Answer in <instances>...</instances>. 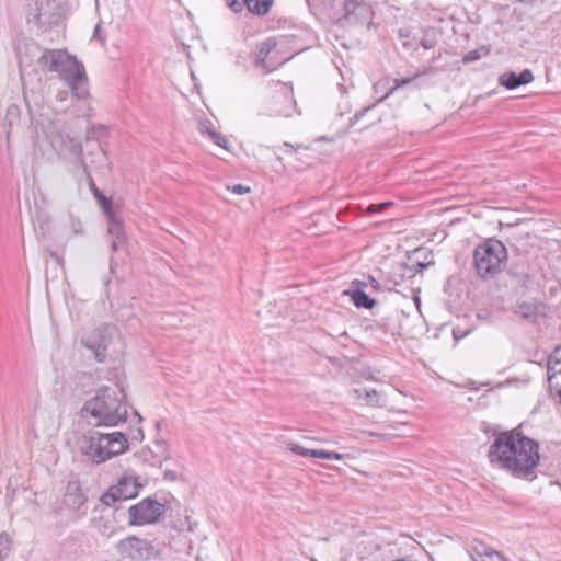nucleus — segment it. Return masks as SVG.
I'll return each instance as SVG.
<instances>
[{"mask_svg": "<svg viewBox=\"0 0 561 561\" xmlns=\"http://www.w3.org/2000/svg\"><path fill=\"white\" fill-rule=\"evenodd\" d=\"M488 459L514 478L534 481L540 462L539 443L527 436L520 425L502 431L494 434Z\"/></svg>", "mask_w": 561, "mask_h": 561, "instance_id": "1", "label": "nucleus"}, {"mask_svg": "<svg viewBox=\"0 0 561 561\" xmlns=\"http://www.w3.org/2000/svg\"><path fill=\"white\" fill-rule=\"evenodd\" d=\"M126 394L123 389L101 387L96 394L84 402L81 409L83 417L95 420V426H116L127 419Z\"/></svg>", "mask_w": 561, "mask_h": 561, "instance_id": "2", "label": "nucleus"}, {"mask_svg": "<svg viewBox=\"0 0 561 561\" xmlns=\"http://www.w3.org/2000/svg\"><path fill=\"white\" fill-rule=\"evenodd\" d=\"M38 64L50 72L59 73L76 98L84 99L88 95L85 69L75 56L64 49H45Z\"/></svg>", "mask_w": 561, "mask_h": 561, "instance_id": "3", "label": "nucleus"}, {"mask_svg": "<svg viewBox=\"0 0 561 561\" xmlns=\"http://www.w3.org/2000/svg\"><path fill=\"white\" fill-rule=\"evenodd\" d=\"M508 254L504 243L495 238H489L479 243L473 250V267L483 280L493 279L507 265Z\"/></svg>", "mask_w": 561, "mask_h": 561, "instance_id": "4", "label": "nucleus"}, {"mask_svg": "<svg viewBox=\"0 0 561 561\" xmlns=\"http://www.w3.org/2000/svg\"><path fill=\"white\" fill-rule=\"evenodd\" d=\"M60 0H28L25 11L26 22L38 31L47 32L57 26L62 19Z\"/></svg>", "mask_w": 561, "mask_h": 561, "instance_id": "5", "label": "nucleus"}, {"mask_svg": "<svg viewBox=\"0 0 561 561\" xmlns=\"http://www.w3.org/2000/svg\"><path fill=\"white\" fill-rule=\"evenodd\" d=\"M141 488L138 476L125 473L100 496V502L111 507L116 502L136 497Z\"/></svg>", "mask_w": 561, "mask_h": 561, "instance_id": "6", "label": "nucleus"}, {"mask_svg": "<svg viewBox=\"0 0 561 561\" xmlns=\"http://www.w3.org/2000/svg\"><path fill=\"white\" fill-rule=\"evenodd\" d=\"M164 513V504L151 497H146L128 508V525L144 526L156 524Z\"/></svg>", "mask_w": 561, "mask_h": 561, "instance_id": "7", "label": "nucleus"}, {"mask_svg": "<svg viewBox=\"0 0 561 561\" xmlns=\"http://www.w3.org/2000/svg\"><path fill=\"white\" fill-rule=\"evenodd\" d=\"M253 65L264 73H270L280 67V50L278 49V38L271 36L259 43L253 53Z\"/></svg>", "mask_w": 561, "mask_h": 561, "instance_id": "8", "label": "nucleus"}, {"mask_svg": "<svg viewBox=\"0 0 561 561\" xmlns=\"http://www.w3.org/2000/svg\"><path fill=\"white\" fill-rule=\"evenodd\" d=\"M111 330L107 323H103L82 339V344L91 351L98 363H103L106 358V351L112 341Z\"/></svg>", "mask_w": 561, "mask_h": 561, "instance_id": "9", "label": "nucleus"}, {"mask_svg": "<svg viewBox=\"0 0 561 561\" xmlns=\"http://www.w3.org/2000/svg\"><path fill=\"white\" fill-rule=\"evenodd\" d=\"M512 312L520 320L533 325L539 324L548 318L547 305L537 300H517L512 307Z\"/></svg>", "mask_w": 561, "mask_h": 561, "instance_id": "10", "label": "nucleus"}, {"mask_svg": "<svg viewBox=\"0 0 561 561\" xmlns=\"http://www.w3.org/2000/svg\"><path fill=\"white\" fill-rule=\"evenodd\" d=\"M344 14L340 18L343 25H359L371 19L370 7L364 0H344Z\"/></svg>", "mask_w": 561, "mask_h": 561, "instance_id": "11", "label": "nucleus"}, {"mask_svg": "<svg viewBox=\"0 0 561 561\" xmlns=\"http://www.w3.org/2000/svg\"><path fill=\"white\" fill-rule=\"evenodd\" d=\"M117 550L131 560H147L152 552V546L145 539L129 536L117 543Z\"/></svg>", "mask_w": 561, "mask_h": 561, "instance_id": "12", "label": "nucleus"}, {"mask_svg": "<svg viewBox=\"0 0 561 561\" xmlns=\"http://www.w3.org/2000/svg\"><path fill=\"white\" fill-rule=\"evenodd\" d=\"M80 450L94 463L105 462L106 451L104 450L103 433L95 432L91 435H84L80 442Z\"/></svg>", "mask_w": 561, "mask_h": 561, "instance_id": "13", "label": "nucleus"}, {"mask_svg": "<svg viewBox=\"0 0 561 561\" xmlns=\"http://www.w3.org/2000/svg\"><path fill=\"white\" fill-rule=\"evenodd\" d=\"M88 501V496L82 490L78 479L69 480L64 493V505L71 512L78 513L79 516L84 515L85 511L80 512Z\"/></svg>", "mask_w": 561, "mask_h": 561, "instance_id": "14", "label": "nucleus"}, {"mask_svg": "<svg viewBox=\"0 0 561 561\" xmlns=\"http://www.w3.org/2000/svg\"><path fill=\"white\" fill-rule=\"evenodd\" d=\"M287 21H283V48L288 47L289 55L283 56V64L290 60L296 54H299L307 49L308 45L305 42V35L307 32L302 27H291V32L284 33ZM285 51L283 50V55Z\"/></svg>", "mask_w": 561, "mask_h": 561, "instance_id": "15", "label": "nucleus"}, {"mask_svg": "<svg viewBox=\"0 0 561 561\" xmlns=\"http://www.w3.org/2000/svg\"><path fill=\"white\" fill-rule=\"evenodd\" d=\"M103 444L107 460L125 453L129 447L127 435L122 432L103 434Z\"/></svg>", "mask_w": 561, "mask_h": 561, "instance_id": "16", "label": "nucleus"}, {"mask_svg": "<svg viewBox=\"0 0 561 561\" xmlns=\"http://www.w3.org/2000/svg\"><path fill=\"white\" fill-rule=\"evenodd\" d=\"M507 266V274L513 277L520 286L526 287L530 280V265L525 256L512 259Z\"/></svg>", "mask_w": 561, "mask_h": 561, "instance_id": "17", "label": "nucleus"}, {"mask_svg": "<svg viewBox=\"0 0 561 561\" xmlns=\"http://www.w3.org/2000/svg\"><path fill=\"white\" fill-rule=\"evenodd\" d=\"M534 75L530 69H524L522 72L506 71L499 78V83L507 90L516 89L520 85L530 83Z\"/></svg>", "mask_w": 561, "mask_h": 561, "instance_id": "18", "label": "nucleus"}, {"mask_svg": "<svg viewBox=\"0 0 561 561\" xmlns=\"http://www.w3.org/2000/svg\"><path fill=\"white\" fill-rule=\"evenodd\" d=\"M294 114L300 115L301 112L297 107V101L294 96L293 83L283 82V115L291 117Z\"/></svg>", "mask_w": 561, "mask_h": 561, "instance_id": "19", "label": "nucleus"}, {"mask_svg": "<svg viewBox=\"0 0 561 561\" xmlns=\"http://www.w3.org/2000/svg\"><path fill=\"white\" fill-rule=\"evenodd\" d=\"M472 559L474 561H506L500 552L483 542L473 546Z\"/></svg>", "mask_w": 561, "mask_h": 561, "instance_id": "20", "label": "nucleus"}, {"mask_svg": "<svg viewBox=\"0 0 561 561\" xmlns=\"http://www.w3.org/2000/svg\"><path fill=\"white\" fill-rule=\"evenodd\" d=\"M344 294L351 297L356 308L373 309L377 305V300L370 298L365 290L347 289Z\"/></svg>", "mask_w": 561, "mask_h": 561, "instance_id": "21", "label": "nucleus"}, {"mask_svg": "<svg viewBox=\"0 0 561 561\" xmlns=\"http://www.w3.org/2000/svg\"><path fill=\"white\" fill-rule=\"evenodd\" d=\"M249 12L259 16L266 15L273 4V0H243Z\"/></svg>", "mask_w": 561, "mask_h": 561, "instance_id": "22", "label": "nucleus"}, {"mask_svg": "<svg viewBox=\"0 0 561 561\" xmlns=\"http://www.w3.org/2000/svg\"><path fill=\"white\" fill-rule=\"evenodd\" d=\"M427 263H423V262H417L413 265H409L408 263H397L394 266H393V271L399 273L401 278H403L407 274V272H410V274L408 275V277H413L416 273H420L422 272L424 268L427 267Z\"/></svg>", "mask_w": 561, "mask_h": 561, "instance_id": "23", "label": "nucleus"}, {"mask_svg": "<svg viewBox=\"0 0 561 561\" xmlns=\"http://www.w3.org/2000/svg\"><path fill=\"white\" fill-rule=\"evenodd\" d=\"M108 218V227L107 232L108 234L117 239V241H124L125 240V232L122 226V222L117 220L112 211L110 214H106Z\"/></svg>", "mask_w": 561, "mask_h": 561, "instance_id": "24", "label": "nucleus"}, {"mask_svg": "<svg viewBox=\"0 0 561 561\" xmlns=\"http://www.w3.org/2000/svg\"><path fill=\"white\" fill-rule=\"evenodd\" d=\"M431 72H433V68L432 67H430L427 69H424L423 71H417L412 77H409V78L394 79L393 87L386 93V95L383 98L380 99V101H382L383 99H386L390 94H392L394 90H397V89H399V88H401L403 85L410 84L415 79L420 78L421 76H425V75L431 73Z\"/></svg>", "mask_w": 561, "mask_h": 561, "instance_id": "25", "label": "nucleus"}, {"mask_svg": "<svg viewBox=\"0 0 561 561\" xmlns=\"http://www.w3.org/2000/svg\"><path fill=\"white\" fill-rule=\"evenodd\" d=\"M210 125L209 122L201 124V131L207 133L209 138L219 147L228 150L229 149V141L226 137H224L220 133H217L216 130H213L208 127Z\"/></svg>", "mask_w": 561, "mask_h": 561, "instance_id": "26", "label": "nucleus"}, {"mask_svg": "<svg viewBox=\"0 0 561 561\" xmlns=\"http://www.w3.org/2000/svg\"><path fill=\"white\" fill-rule=\"evenodd\" d=\"M547 380L552 398L561 404V373L547 376Z\"/></svg>", "mask_w": 561, "mask_h": 561, "instance_id": "27", "label": "nucleus"}, {"mask_svg": "<svg viewBox=\"0 0 561 561\" xmlns=\"http://www.w3.org/2000/svg\"><path fill=\"white\" fill-rule=\"evenodd\" d=\"M561 363V346H557L548 357L547 362V376L560 373V368L557 367Z\"/></svg>", "mask_w": 561, "mask_h": 561, "instance_id": "28", "label": "nucleus"}, {"mask_svg": "<svg viewBox=\"0 0 561 561\" xmlns=\"http://www.w3.org/2000/svg\"><path fill=\"white\" fill-rule=\"evenodd\" d=\"M91 190L104 213L110 214V211H112V201L107 198L99 188H96L93 182H91Z\"/></svg>", "mask_w": 561, "mask_h": 561, "instance_id": "29", "label": "nucleus"}, {"mask_svg": "<svg viewBox=\"0 0 561 561\" xmlns=\"http://www.w3.org/2000/svg\"><path fill=\"white\" fill-rule=\"evenodd\" d=\"M47 141L51 146L53 150L57 153H62L66 142L60 134H47Z\"/></svg>", "mask_w": 561, "mask_h": 561, "instance_id": "30", "label": "nucleus"}, {"mask_svg": "<svg viewBox=\"0 0 561 561\" xmlns=\"http://www.w3.org/2000/svg\"><path fill=\"white\" fill-rule=\"evenodd\" d=\"M12 547V539L7 533L0 534V561H4Z\"/></svg>", "mask_w": 561, "mask_h": 561, "instance_id": "31", "label": "nucleus"}, {"mask_svg": "<svg viewBox=\"0 0 561 561\" xmlns=\"http://www.w3.org/2000/svg\"><path fill=\"white\" fill-rule=\"evenodd\" d=\"M488 54H489V48H486L485 46H481L477 49L468 51L463 56L462 60L465 64H470V62L479 60L482 56H485Z\"/></svg>", "mask_w": 561, "mask_h": 561, "instance_id": "32", "label": "nucleus"}, {"mask_svg": "<svg viewBox=\"0 0 561 561\" xmlns=\"http://www.w3.org/2000/svg\"><path fill=\"white\" fill-rule=\"evenodd\" d=\"M19 107L15 104H11L7 108L5 117H4V126H13L19 122Z\"/></svg>", "mask_w": 561, "mask_h": 561, "instance_id": "33", "label": "nucleus"}, {"mask_svg": "<svg viewBox=\"0 0 561 561\" xmlns=\"http://www.w3.org/2000/svg\"><path fill=\"white\" fill-rule=\"evenodd\" d=\"M287 446L293 454L300 455L304 457H317V455L313 453H317L318 449H309L291 443H288Z\"/></svg>", "mask_w": 561, "mask_h": 561, "instance_id": "34", "label": "nucleus"}, {"mask_svg": "<svg viewBox=\"0 0 561 561\" xmlns=\"http://www.w3.org/2000/svg\"><path fill=\"white\" fill-rule=\"evenodd\" d=\"M411 34L412 32L409 27H402L398 31L399 39L401 41L402 46L407 49L414 48L411 42Z\"/></svg>", "mask_w": 561, "mask_h": 561, "instance_id": "35", "label": "nucleus"}, {"mask_svg": "<svg viewBox=\"0 0 561 561\" xmlns=\"http://www.w3.org/2000/svg\"><path fill=\"white\" fill-rule=\"evenodd\" d=\"M316 458L327 459V460H341L344 458L343 454L336 453V451H328L323 449H318Z\"/></svg>", "mask_w": 561, "mask_h": 561, "instance_id": "36", "label": "nucleus"}, {"mask_svg": "<svg viewBox=\"0 0 561 561\" xmlns=\"http://www.w3.org/2000/svg\"><path fill=\"white\" fill-rule=\"evenodd\" d=\"M379 399V393L374 389L365 392V400L370 405H378Z\"/></svg>", "mask_w": 561, "mask_h": 561, "instance_id": "37", "label": "nucleus"}, {"mask_svg": "<svg viewBox=\"0 0 561 561\" xmlns=\"http://www.w3.org/2000/svg\"><path fill=\"white\" fill-rule=\"evenodd\" d=\"M130 438L131 440H136L138 443H141L144 440V431L141 427H135V428H130V432L129 434L127 435V438Z\"/></svg>", "mask_w": 561, "mask_h": 561, "instance_id": "38", "label": "nucleus"}, {"mask_svg": "<svg viewBox=\"0 0 561 561\" xmlns=\"http://www.w3.org/2000/svg\"><path fill=\"white\" fill-rule=\"evenodd\" d=\"M227 190L238 195H243L251 192V188L243 184H234L232 186H227Z\"/></svg>", "mask_w": 561, "mask_h": 561, "instance_id": "39", "label": "nucleus"}, {"mask_svg": "<svg viewBox=\"0 0 561 561\" xmlns=\"http://www.w3.org/2000/svg\"><path fill=\"white\" fill-rule=\"evenodd\" d=\"M374 105L366 106L362 108L360 111H357L351 118H350V126L355 125L367 112H369Z\"/></svg>", "mask_w": 561, "mask_h": 561, "instance_id": "40", "label": "nucleus"}, {"mask_svg": "<svg viewBox=\"0 0 561 561\" xmlns=\"http://www.w3.org/2000/svg\"><path fill=\"white\" fill-rule=\"evenodd\" d=\"M388 318H382L380 321L379 320H376L373 324H370L369 327H367V329H380L382 330L383 333H387L389 331V328H388Z\"/></svg>", "mask_w": 561, "mask_h": 561, "instance_id": "41", "label": "nucleus"}, {"mask_svg": "<svg viewBox=\"0 0 561 561\" xmlns=\"http://www.w3.org/2000/svg\"><path fill=\"white\" fill-rule=\"evenodd\" d=\"M228 7L233 12H241L245 7V2H243V0H228Z\"/></svg>", "mask_w": 561, "mask_h": 561, "instance_id": "42", "label": "nucleus"}, {"mask_svg": "<svg viewBox=\"0 0 561 561\" xmlns=\"http://www.w3.org/2000/svg\"><path fill=\"white\" fill-rule=\"evenodd\" d=\"M93 38L99 41L101 45L105 44L106 37L100 24H96L94 27Z\"/></svg>", "mask_w": 561, "mask_h": 561, "instance_id": "43", "label": "nucleus"}, {"mask_svg": "<svg viewBox=\"0 0 561 561\" xmlns=\"http://www.w3.org/2000/svg\"><path fill=\"white\" fill-rule=\"evenodd\" d=\"M390 203L370 204L367 207L366 211L369 213V214L370 213H381V211H383L387 208V206Z\"/></svg>", "mask_w": 561, "mask_h": 561, "instance_id": "44", "label": "nucleus"}, {"mask_svg": "<svg viewBox=\"0 0 561 561\" xmlns=\"http://www.w3.org/2000/svg\"><path fill=\"white\" fill-rule=\"evenodd\" d=\"M368 286L367 278L366 279H354L351 282V287L348 289H358L365 290Z\"/></svg>", "mask_w": 561, "mask_h": 561, "instance_id": "45", "label": "nucleus"}, {"mask_svg": "<svg viewBox=\"0 0 561 561\" xmlns=\"http://www.w3.org/2000/svg\"><path fill=\"white\" fill-rule=\"evenodd\" d=\"M71 229L76 234L83 233L82 224L79 219H75V218L71 219Z\"/></svg>", "mask_w": 561, "mask_h": 561, "instance_id": "46", "label": "nucleus"}, {"mask_svg": "<svg viewBox=\"0 0 561 561\" xmlns=\"http://www.w3.org/2000/svg\"><path fill=\"white\" fill-rule=\"evenodd\" d=\"M367 283H368V286H370L373 288V290H375V291L380 290V284L374 276L368 275Z\"/></svg>", "mask_w": 561, "mask_h": 561, "instance_id": "47", "label": "nucleus"}, {"mask_svg": "<svg viewBox=\"0 0 561 561\" xmlns=\"http://www.w3.org/2000/svg\"><path fill=\"white\" fill-rule=\"evenodd\" d=\"M163 478L165 480L175 481V480L179 479V473L176 471H173V470H165L163 472Z\"/></svg>", "mask_w": 561, "mask_h": 561, "instance_id": "48", "label": "nucleus"}, {"mask_svg": "<svg viewBox=\"0 0 561 561\" xmlns=\"http://www.w3.org/2000/svg\"><path fill=\"white\" fill-rule=\"evenodd\" d=\"M420 44L425 49H431V48H433L435 46V41L431 39V38H427V37H423L421 39Z\"/></svg>", "mask_w": 561, "mask_h": 561, "instance_id": "49", "label": "nucleus"}, {"mask_svg": "<svg viewBox=\"0 0 561 561\" xmlns=\"http://www.w3.org/2000/svg\"><path fill=\"white\" fill-rule=\"evenodd\" d=\"M363 433L366 434L367 436L378 437L380 439H386L389 436L388 434L377 433V432H373V431H364Z\"/></svg>", "mask_w": 561, "mask_h": 561, "instance_id": "50", "label": "nucleus"}, {"mask_svg": "<svg viewBox=\"0 0 561 561\" xmlns=\"http://www.w3.org/2000/svg\"><path fill=\"white\" fill-rule=\"evenodd\" d=\"M467 335V332H462L459 329H453V336L456 341L461 340Z\"/></svg>", "mask_w": 561, "mask_h": 561, "instance_id": "51", "label": "nucleus"}, {"mask_svg": "<svg viewBox=\"0 0 561 561\" xmlns=\"http://www.w3.org/2000/svg\"><path fill=\"white\" fill-rule=\"evenodd\" d=\"M123 241H117V239H114L112 240L111 242V249L113 252L117 251L118 249V244L122 243Z\"/></svg>", "mask_w": 561, "mask_h": 561, "instance_id": "52", "label": "nucleus"}, {"mask_svg": "<svg viewBox=\"0 0 561 561\" xmlns=\"http://www.w3.org/2000/svg\"><path fill=\"white\" fill-rule=\"evenodd\" d=\"M156 445H157L160 449H164V448H165L167 443H165L164 440H157V442H156Z\"/></svg>", "mask_w": 561, "mask_h": 561, "instance_id": "53", "label": "nucleus"}, {"mask_svg": "<svg viewBox=\"0 0 561 561\" xmlns=\"http://www.w3.org/2000/svg\"><path fill=\"white\" fill-rule=\"evenodd\" d=\"M283 146H284V147H286V148H290V151H293V150H294L293 145H291V144H289V142H283Z\"/></svg>", "mask_w": 561, "mask_h": 561, "instance_id": "54", "label": "nucleus"}, {"mask_svg": "<svg viewBox=\"0 0 561 561\" xmlns=\"http://www.w3.org/2000/svg\"><path fill=\"white\" fill-rule=\"evenodd\" d=\"M135 415L137 416V422L140 423L142 421L141 415L137 411H135Z\"/></svg>", "mask_w": 561, "mask_h": 561, "instance_id": "55", "label": "nucleus"}, {"mask_svg": "<svg viewBox=\"0 0 561 561\" xmlns=\"http://www.w3.org/2000/svg\"><path fill=\"white\" fill-rule=\"evenodd\" d=\"M79 164L83 168V171L87 172V167L83 160L79 161Z\"/></svg>", "mask_w": 561, "mask_h": 561, "instance_id": "56", "label": "nucleus"}, {"mask_svg": "<svg viewBox=\"0 0 561 561\" xmlns=\"http://www.w3.org/2000/svg\"><path fill=\"white\" fill-rule=\"evenodd\" d=\"M414 301L416 304V306H420L421 305V300H420V297H414Z\"/></svg>", "mask_w": 561, "mask_h": 561, "instance_id": "57", "label": "nucleus"}, {"mask_svg": "<svg viewBox=\"0 0 561 561\" xmlns=\"http://www.w3.org/2000/svg\"><path fill=\"white\" fill-rule=\"evenodd\" d=\"M95 145H96V147L100 149V151L102 152V154L104 156V154H105V152L103 151V149H102L101 145H100L99 142H96Z\"/></svg>", "mask_w": 561, "mask_h": 561, "instance_id": "58", "label": "nucleus"}, {"mask_svg": "<svg viewBox=\"0 0 561 561\" xmlns=\"http://www.w3.org/2000/svg\"><path fill=\"white\" fill-rule=\"evenodd\" d=\"M558 367L560 368V373H561V363L559 364V366H558Z\"/></svg>", "mask_w": 561, "mask_h": 561, "instance_id": "59", "label": "nucleus"}, {"mask_svg": "<svg viewBox=\"0 0 561 561\" xmlns=\"http://www.w3.org/2000/svg\"><path fill=\"white\" fill-rule=\"evenodd\" d=\"M307 2H310V0H306Z\"/></svg>", "mask_w": 561, "mask_h": 561, "instance_id": "60", "label": "nucleus"}]
</instances>
